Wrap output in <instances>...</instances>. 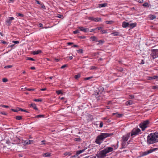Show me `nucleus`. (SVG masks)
<instances>
[{
	"label": "nucleus",
	"mask_w": 158,
	"mask_h": 158,
	"mask_svg": "<svg viewBox=\"0 0 158 158\" xmlns=\"http://www.w3.org/2000/svg\"><path fill=\"white\" fill-rule=\"evenodd\" d=\"M111 147H112L113 148H114V150H115V149H116L118 147V146H117V145H111Z\"/></svg>",
	"instance_id": "obj_34"
},
{
	"label": "nucleus",
	"mask_w": 158,
	"mask_h": 158,
	"mask_svg": "<svg viewBox=\"0 0 158 158\" xmlns=\"http://www.w3.org/2000/svg\"><path fill=\"white\" fill-rule=\"evenodd\" d=\"M12 65H9L5 66L4 67V68L5 69H9L11 68L12 67Z\"/></svg>",
	"instance_id": "obj_44"
},
{
	"label": "nucleus",
	"mask_w": 158,
	"mask_h": 158,
	"mask_svg": "<svg viewBox=\"0 0 158 158\" xmlns=\"http://www.w3.org/2000/svg\"><path fill=\"white\" fill-rule=\"evenodd\" d=\"M43 156L44 157H49L51 156V153L49 152H46L43 153Z\"/></svg>",
	"instance_id": "obj_17"
},
{
	"label": "nucleus",
	"mask_w": 158,
	"mask_h": 158,
	"mask_svg": "<svg viewBox=\"0 0 158 158\" xmlns=\"http://www.w3.org/2000/svg\"><path fill=\"white\" fill-rule=\"evenodd\" d=\"M140 131V130L138 128H135L133 129L131 132V136L138 135Z\"/></svg>",
	"instance_id": "obj_7"
},
{
	"label": "nucleus",
	"mask_w": 158,
	"mask_h": 158,
	"mask_svg": "<svg viewBox=\"0 0 158 158\" xmlns=\"http://www.w3.org/2000/svg\"><path fill=\"white\" fill-rule=\"evenodd\" d=\"M56 93L58 95L62 94V93L61 91L60 90H56Z\"/></svg>",
	"instance_id": "obj_31"
},
{
	"label": "nucleus",
	"mask_w": 158,
	"mask_h": 158,
	"mask_svg": "<svg viewBox=\"0 0 158 158\" xmlns=\"http://www.w3.org/2000/svg\"><path fill=\"white\" fill-rule=\"evenodd\" d=\"M14 19L13 17H9L6 19V23L8 24V25L10 26L12 22V21Z\"/></svg>",
	"instance_id": "obj_9"
},
{
	"label": "nucleus",
	"mask_w": 158,
	"mask_h": 158,
	"mask_svg": "<svg viewBox=\"0 0 158 158\" xmlns=\"http://www.w3.org/2000/svg\"><path fill=\"white\" fill-rule=\"evenodd\" d=\"M63 17V16L62 15H60V14H58V15H57V17H58V18H61L62 17Z\"/></svg>",
	"instance_id": "obj_57"
},
{
	"label": "nucleus",
	"mask_w": 158,
	"mask_h": 158,
	"mask_svg": "<svg viewBox=\"0 0 158 158\" xmlns=\"http://www.w3.org/2000/svg\"><path fill=\"white\" fill-rule=\"evenodd\" d=\"M151 51L152 53L150 55L153 59L158 57V49H152Z\"/></svg>",
	"instance_id": "obj_6"
},
{
	"label": "nucleus",
	"mask_w": 158,
	"mask_h": 158,
	"mask_svg": "<svg viewBox=\"0 0 158 158\" xmlns=\"http://www.w3.org/2000/svg\"><path fill=\"white\" fill-rule=\"evenodd\" d=\"M12 42L15 44H18L19 43V41H18L13 40L12 41Z\"/></svg>",
	"instance_id": "obj_48"
},
{
	"label": "nucleus",
	"mask_w": 158,
	"mask_h": 158,
	"mask_svg": "<svg viewBox=\"0 0 158 158\" xmlns=\"http://www.w3.org/2000/svg\"><path fill=\"white\" fill-rule=\"evenodd\" d=\"M131 135V133H128L127 134L123 136L122 138V148H124L126 147L128 143L127 141Z\"/></svg>",
	"instance_id": "obj_3"
},
{
	"label": "nucleus",
	"mask_w": 158,
	"mask_h": 158,
	"mask_svg": "<svg viewBox=\"0 0 158 158\" xmlns=\"http://www.w3.org/2000/svg\"><path fill=\"white\" fill-rule=\"evenodd\" d=\"M158 78V77L156 76H154L152 77L148 76L147 77V79L148 80H156Z\"/></svg>",
	"instance_id": "obj_11"
},
{
	"label": "nucleus",
	"mask_w": 158,
	"mask_h": 158,
	"mask_svg": "<svg viewBox=\"0 0 158 158\" xmlns=\"http://www.w3.org/2000/svg\"><path fill=\"white\" fill-rule=\"evenodd\" d=\"M122 26L123 27L126 28L129 26V23L124 21L122 23Z\"/></svg>",
	"instance_id": "obj_12"
},
{
	"label": "nucleus",
	"mask_w": 158,
	"mask_h": 158,
	"mask_svg": "<svg viewBox=\"0 0 158 158\" xmlns=\"http://www.w3.org/2000/svg\"><path fill=\"white\" fill-rule=\"evenodd\" d=\"M27 60H30L32 61H34L35 60L33 58L29 57H27Z\"/></svg>",
	"instance_id": "obj_45"
},
{
	"label": "nucleus",
	"mask_w": 158,
	"mask_h": 158,
	"mask_svg": "<svg viewBox=\"0 0 158 158\" xmlns=\"http://www.w3.org/2000/svg\"><path fill=\"white\" fill-rule=\"evenodd\" d=\"M12 110L14 112H17L18 111H19L18 110V108H17V109H16V110L14 109H12Z\"/></svg>",
	"instance_id": "obj_54"
},
{
	"label": "nucleus",
	"mask_w": 158,
	"mask_h": 158,
	"mask_svg": "<svg viewBox=\"0 0 158 158\" xmlns=\"http://www.w3.org/2000/svg\"><path fill=\"white\" fill-rule=\"evenodd\" d=\"M41 51L38 50L37 51H33L32 52V53L34 55L38 54L41 52Z\"/></svg>",
	"instance_id": "obj_15"
},
{
	"label": "nucleus",
	"mask_w": 158,
	"mask_h": 158,
	"mask_svg": "<svg viewBox=\"0 0 158 158\" xmlns=\"http://www.w3.org/2000/svg\"><path fill=\"white\" fill-rule=\"evenodd\" d=\"M45 116V115H44L40 114L38 115L35 116V117L37 118H44Z\"/></svg>",
	"instance_id": "obj_27"
},
{
	"label": "nucleus",
	"mask_w": 158,
	"mask_h": 158,
	"mask_svg": "<svg viewBox=\"0 0 158 158\" xmlns=\"http://www.w3.org/2000/svg\"><path fill=\"white\" fill-rule=\"evenodd\" d=\"M147 143L149 144L158 142V132L152 133L149 134L147 136Z\"/></svg>",
	"instance_id": "obj_1"
},
{
	"label": "nucleus",
	"mask_w": 158,
	"mask_h": 158,
	"mask_svg": "<svg viewBox=\"0 0 158 158\" xmlns=\"http://www.w3.org/2000/svg\"><path fill=\"white\" fill-rule=\"evenodd\" d=\"M90 68L91 69H96V67L95 66H92Z\"/></svg>",
	"instance_id": "obj_63"
},
{
	"label": "nucleus",
	"mask_w": 158,
	"mask_h": 158,
	"mask_svg": "<svg viewBox=\"0 0 158 158\" xmlns=\"http://www.w3.org/2000/svg\"><path fill=\"white\" fill-rule=\"evenodd\" d=\"M100 157L99 156L98 154V156H93L92 158H99Z\"/></svg>",
	"instance_id": "obj_62"
},
{
	"label": "nucleus",
	"mask_w": 158,
	"mask_h": 158,
	"mask_svg": "<svg viewBox=\"0 0 158 158\" xmlns=\"http://www.w3.org/2000/svg\"><path fill=\"white\" fill-rule=\"evenodd\" d=\"M71 154L72 153L70 152H66L64 153V155L65 156H67V155L69 156L71 155Z\"/></svg>",
	"instance_id": "obj_33"
},
{
	"label": "nucleus",
	"mask_w": 158,
	"mask_h": 158,
	"mask_svg": "<svg viewBox=\"0 0 158 158\" xmlns=\"http://www.w3.org/2000/svg\"><path fill=\"white\" fill-rule=\"evenodd\" d=\"M102 28V27H97V29H98V30H100L101 31Z\"/></svg>",
	"instance_id": "obj_61"
},
{
	"label": "nucleus",
	"mask_w": 158,
	"mask_h": 158,
	"mask_svg": "<svg viewBox=\"0 0 158 158\" xmlns=\"http://www.w3.org/2000/svg\"><path fill=\"white\" fill-rule=\"evenodd\" d=\"M148 5V3L147 2H145L143 4V6H147Z\"/></svg>",
	"instance_id": "obj_50"
},
{
	"label": "nucleus",
	"mask_w": 158,
	"mask_h": 158,
	"mask_svg": "<svg viewBox=\"0 0 158 158\" xmlns=\"http://www.w3.org/2000/svg\"><path fill=\"white\" fill-rule=\"evenodd\" d=\"M90 39L92 41H96V42L98 41L97 40V38L95 36H92L91 37Z\"/></svg>",
	"instance_id": "obj_19"
},
{
	"label": "nucleus",
	"mask_w": 158,
	"mask_h": 158,
	"mask_svg": "<svg viewBox=\"0 0 158 158\" xmlns=\"http://www.w3.org/2000/svg\"><path fill=\"white\" fill-rule=\"evenodd\" d=\"M18 110H19V111H24V112H27V113L28 112V111H27L26 110H24L22 108H18Z\"/></svg>",
	"instance_id": "obj_32"
},
{
	"label": "nucleus",
	"mask_w": 158,
	"mask_h": 158,
	"mask_svg": "<svg viewBox=\"0 0 158 158\" xmlns=\"http://www.w3.org/2000/svg\"><path fill=\"white\" fill-rule=\"evenodd\" d=\"M79 29L81 31H83L84 32H86L89 30L88 28H85L82 27H79Z\"/></svg>",
	"instance_id": "obj_14"
},
{
	"label": "nucleus",
	"mask_w": 158,
	"mask_h": 158,
	"mask_svg": "<svg viewBox=\"0 0 158 158\" xmlns=\"http://www.w3.org/2000/svg\"><path fill=\"white\" fill-rule=\"evenodd\" d=\"M33 108L35 110H37V108L35 104L34 103H32L31 104L30 106Z\"/></svg>",
	"instance_id": "obj_21"
},
{
	"label": "nucleus",
	"mask_w": 158,
	"mask_h": 158,
	"mask_svg": "<svg viewBox=\"0 0 158 158\" xmlns=\"http://www.w3.org/2000/svg\"><path fill=\"white\" fill-rule=\"evenodd\" d=\"M45 140H42L41 142V143L40 144L41 145L42 144H45Z\"/></svg>",
	"instance_id": "obj_55"
},
{
	"label": "nucleus",
	"mask_w": 158,
	"mask_h": 158,
	"mask_svg": "<svg viewBox=\"0 0 158 158\" xmlns=\"http://www.w3.org/2000/svg\"><path fill=\"white\" fill-rule=\"evenodd\" d=\"M16 15L18 17H23V14L19 13H16Z\"/></svg>",
	"instance_id": "obj_29"
},
{
	"label": "nucleus",
	"mask_w": 158,
	"mask_h": 158,
	"mask_svg": "<svg viewBox=\"0 0 158 158\" xmlns=\"http://www.w3.org/2000/svg\"><path fill=\"white\" fill-rule=\"evenodd\" d=\"M94 18L93 17H89V19L90 20L94 21Z\"/></svg>",
	"instance_id": "obj_52"
},
{
	"label": "nucleus",
	"mask_w": 158,
	"mask_h": 158,
	"mask_svg": "<svg viewBox=\"0 0 158 158\" xmlns=\"http://www.w3.org/2000/svg\"><path fill=\"white\" fill-rule=\"evenodd\" d=\"M132 102L131 100H129L128 101H127L126 102V104L127 105H130L132 104Z\"/></svg>",
	"instance_id": "obj_25"
},
{
	"label": "nucleus",
	"mask_w": 158,
	"mask_h": 158,
	"mask_svg": "<svg viewBox=\"0 0 158 158\" xmlns=\"http://www.w3.org/2000/svg\"><path fill=\"white\" fill-rule=\"evenodd\" d=\"M138 2L140 3H142L143 2V0H139Z\"/></svg>",
	"instance_id": "obj_64"
},
{
	"label": "nucleus",
	"mask_w": 158,
	"mask_h": 158,
	"mask_svg": "<svg viewBox=\"0 0 158 158\" xmlns=\"http://www.w3.org/2000/svg\"><path fill=\"white\" fill-rule=\"evenodd\" d=\"M74 140L75 141L79 142L81 140V139L79 138H75L74 139Z\"/></svg>",
	"instance_id": "obj_40"
},
{
	"label": "nucleus",
	"mask_w": 158,
	"mask_h": 158,
	"mask_svg": "<svg viewBox=\"0 0 158 158\" xmlns=\"http://www.w3.org/2000/svg\"><path fill=\"white\" fill-rule=\"evenodd\" d=\"M78 156L77 155V154L76 153L75 155L72 156L71 158H78Z\"/></svg>",
	"instance_id": "obj_37"
},
{
	"label": "nucleus",
	"mask_w": 158,
	"mask_h": 158,
	"mask_svg": "<svg viewBox=\"0 0 158 158\" xmlns=\"http://www.w3.org/2000/svg\"><path fill=\"white\" fill-rule=\"evenodd\" d=\"M149 18L151 19H154L156 18V16L154 15H150L149 16Z\"/></svg>",
	"instance_id": "obj_24"
},
{
	"label": "nucleus",
	"mask_w": 158,
	"mask_h": 158,
	"mask_svg": "<svg viewBox=\"0 0 158 158\" xmlns=\"http://www.w3.org/2000/svg\"><path fill=\"white\" fill-rule=\"evenodd\" d=\"M100 31L102 34H104V33H107V31L103 29V27H102V30H101Z\"/></svg>",
	"instance_id": "obj_28"
},
{
	"label": "nucleus",
	"mask_w": 158,
	"mask_h": 158,
	"mask_svg": "<svg viewBox=\"0 0 158 158\" xmlns=\"http://www.w3.org/2000/svg\"><path fill=\"white\" fill-rule=\"evenodd\" d=\"M115 114H116V117H118V118L121 117L123 115L122 114H116V113H113V114L114 115Z\"/></svg>",
	"instance_id": "obj_30"
},
{
	"label": "nucleus",
	"mask_w": 158,
	"mask_h": 158,
	"mask_svg": "<svg viewBox=\"0 0 158 158\" xmlns=\"http://www.w3.org/2000/svg\"><path fill=\"white\" fill-rule=\"evenodd\" d=\"M2 81L3 82H6L8 81V79L6 78H3L2 79Z\"/></svg>",
	"instance_id": "obj_46"
},
{
	"label": "nucleus",
	"mask_w": 158,
	"mask_h": 158,
	"mask_svg": "<svg viewBox=\"0 0 158 158\" xmlns=\"http://www.w3.org/2000/svg\"><path fill=\"white\" fill-rule=\"evenodd\" d=\"M67 66V65H66V64L64 65L61 67V69H64V68H65V67H66Z\"/></svg>",
	"instance_id": "obj_59"
},
{
	"label": "nucleus",
	"mask_w": 158,
	"mask_h": 158,
	"mask_svg": "<svg viewBox=\"0 0 158 158\" xmlns=\"http://www.w3.org/2000/svg\"><path fill=\"white\" fill-rule=\"evenodd\" d=\"M150 122L148 120H146L140 123L139 125V127L141 128L142 131H144L146 128L149 126Z\"/></svg>",
	"instance_id": "obj_4"
},
{
	"label": "nucleus",
	"mask_w": 158,
	"mask_h": 158,
	"mask_svg": "<svg viewBox=\"0 0 158 158\" xmlns=\"http://www.w3.org/2000/svg\"><path fill=\"white\" fill-rule=\"evenodd\" d=\"M137 24L136 23H133L129 24V26L131 27V28H133L136 26Z\"/></svg>",
	"instance_id": "obj_16"
},
{
	"label": "nucleus",
	"mask_w": 158,
	"mask_h": 158,
	"mask_svg": "<svg viewBox=\"0 0 158 158\" xmlns=\"http://www.w3.org/2000/svg\"><path fill=\"white\" fill-rule=\"evenodd\" d=\"M33 142V140H30L29 139H27L25 141L24 143L26 144H29L31 143V142Z\"/></svg>",
	"instance_id": "obj_18"
},
{
	"label": "nucleus",
	"mask_w": 158,
	"mask_h": 158,
	"mask_svg": "<svg viewBox=\"0 0 158 158\" xmlns=\"http://www.w3.org/2000/svg\"><path fill=\"white\" fill-rule=\"evenodd\" d=\"M34 101H35L36 102H40L42 101V99H35L34 100Z\"/></svg>",
	"instance_id": "obj_39"
},
{
	"label": "nucleus",
	"mask_w": 158,
	"mask_h": 158,
	"mask_svg": "<svg viewBox=\"0 0 158 158\" xmlns=\"http://www.w3.org/2000/svg\"><path fill=\"white\" fill-rule=\"evenodd\" d=\"M1 42L3 44H7L6 42L3 40H1Z\"/></svg>",
	"instance_id": "obj_60"
},
{
	"label": "nucleus",
	"mask_w": 158,
	"mask_h": 158,
	"mask_svg": "<svg viewBox=\"0 0 158 158\" xmlns=\"http://www.w3.org/2000/svg\"><path fill=\"white\" fill-rule=\"evenodd\" d=\"M129 97L131 98H134V96L133 95H129Z\"/></svg>",
	"instance_id": "obj_58"
},
{
	"label": "nucleus",
	"mask_w": 158,
	"mask_h": 158,
	"mask_svg": "<svg viewBox=\"0 0 158 158\" xmlns=\"http://www.w3.org/2000/svg\"><path fill=\"white\" fill-rule=\"evenodd\" d=\"M109 136V134L106 133H101L99 135H98L95 140V142L97 144H100L102 142L103 140Z\"/></svg>",
	"instance_id": "obj_2"
},
{
	"label": "nucleus",
	"mask_w": 158,
	"mask_h": 158,
	"mask_svg": "<svg viewBox=\"0 0 158 158\" xmlns=\"http://www.w3.org/2000/svg\"><path fill=\"white\" fill-rule=\"evenodd\" d=\"M114 149L111 147H109V152H112Z\"/></svg>",
	"instance_id": "obj_53"
},
{
	"label": "nucleus",
	"mask_w": 158,
	"mask_h": 158,
	"mask_svg": "<svg viewBox=\"0 0 158 158\" xmlns=\"http://www.w3.org/2000/svg\"><path fill=\"white\" fill-rule=\"evenodd\" d=\"M79 30H76L74 31H73V33L74 34H77L78 33H79Z\"/></svg>",
	"instance_id": "obj_49"
},
{
	"label": "nucleus",
	"mask_w": 158,
	"mask_h": 158,
	"mask_svg": "<svg viewBox=\"0 0 158 158\" xmlns=\"http://www.w3.org/2000/svg\"><path fill=\"white\" fill-rule=\"evenodd\" d=\"M103 126V123L102 122H100V125H99V127L101 128Z\"/></svg>",
	"instance_id": "obj_51"
},
{
	"label": "nucleus",
	"mask_w": 158,
	"mask_h": 158,
	"mask_svg": "<svg viewBox=\"0 0 158 158\" xmlns=\"http://www.w3.org/2000/svg\"><path fill=\"white\" fill-rule=\"evenodd\" d=\"M101 19L99 18H94V22H99L101 21Z\"/></svg>",
	"instance_id": "obj_23"
},
{
	"label": "nucleus",
	"mask_w": 158,
	"mask_h": 158,
	"mask_svg": "<svg viewBox=\"0 0 158 158\" xmlns=\"http://www.w3.org/2000/svg\"><path fill=\"white\" fill-rule=\"evenodd\" d=\"M87 149V148H85L84 149L82 150H80L79 151H77L76 153L78 156L80 154L83 152H85V150Z\"/></svg>",
	"instance_id": "obj_13"
},
{
	"label": "nucleus",
	"mask_w": 158,
	"mask_h": 158,
	"mask_svg": "<svg viewBox=\"0 0 158 158\" xmlns=\"http://www.w3.org/2000/svg\"><path fill=\"white\" fill-rule=\"evenodd\" d=\"M1 106L2 107H4L6 108H7L9 107V106H8L5 105H1Z\"/></svg>",
	"instance_id": "obj_47"
},
{
	"label": "nucleus",
	"mask_w": 158,
	"mask_h": 158,
	"mask_svg": "<svg viewBox=\"0 0 158 158\" xmlns=\"http://www.w3.org/2000/svg\"><path fill=\"white\" fill-rule=\"evenodd\" d=\"M26 90L27 91H33L35 90L34 89H30V88H25Z\"/></svg>",
	"instance_id": "obj_38"
},
{
	"label": "nucleus",
	"mask_w": 158,
	"mask_h": 158,
	"mask_svg": "<svg viewBox=\"0 0 158 158\" xmlns=\"http://www.w3.org/2000/svg\"><path fill=\"white\" fill-rule=\"evenodd\" d=\"M40 5H41L42 8L44 9H46L45 7V6L44 5L43 3H41V4Z\"/></svg>",
	"instance_id": "obj_43"
},
{
	"label": "nucleus",
	"mask_w": 158,
	"mask_h": 158,
	"mask_svg": "<svg viewBox=\"0 0 158 158\" xmlns=\"http://www.w3.org/2000/svg\"><path fill=\"white\" fill-rule=\"evenodd\" d=\"M93 78V77H92V76L85 77V78H84V80L85 81H86V80H89L90 79H91Z\"/></svg>",
	"instance_id": "obj_26"
},
{
	"label": "nucleus",
	"mask_w": 158,
	"mask_h": 158,
	"mask_svg": "<svg viewBox=\"0 0 158 158\" xmlns=\"http://www.w3.org/2000/svg\"><path fill=\"white\" fill-rule=\"evenodd\" d=\"M117 69L118 71L120 72H122L123 70V69L121 67L118 68Z\"/></svg>",
	"instance_id": "obj_36"
},
{
	"label": "nucleus",
	"mask_w": 158,
	"mask_h": 158,
	"mask_svg": "<svg viewBox=\"0 0 158 158\" xmlns=\"http://www.w3.org/2000/svg\"><path fill=\"white\" fill-rule=\"evenodd\" d=\"M111 35L114 36H118L119 35V33L118 32H113Z\"/></svg>",
	"instance_id": "obj_20"
},
{
	"label": "nucleus",
	"mask_w": 158,
	"mask_h": 158,
	"mask_svg": "<svg viewBox=\"0 0 158 158\" xmlns=\"http://www.w3.org/2000/svg\"><path fill=\"white\" fill-rule=\"evenodd\" d=\"M158 149V148H154L152 149H150L147 151L143 152L141 156H146L149 154L152 153V152L155 151Z\"/></svg>",
	"instance_id": "obj_8"
},
{
	"label": "nucleus",
	"mask_w": 158,
	"mask_h": 158,
	"mask_svg": "<svg viewBox=\"0 0 158 158\" xmlns=\"http://www.w3.org/2000/svg\"><path fill=\"white\" fill-rule=\"evenodd\" d=\"M81 76L80 74H78L77 75H76L75 77V78L76 79H77L79 78Z\"/></svg>",
	"instance_id": "obj_42"
},
{
	"label": "nucleus",
	"mask_w": 158,
	"mask_h": 158,
	"mask_svg": "<svg viewBox=\"0 0 158 158\" xmlns=\"http://www.w3.org/2000/svg\"><path fill=\"white\" fill-rule=\"evenodd\" d=\"M100 89L102 91H103L104 90L103 89V88H102V87H99V88H98V92H97V94H96V95L95 96V97L96 98H97V100L99 99V97H100V94H101L102 93L101 91H98Z\"/></svg>",
	"instance_id": "obj_10"
},
{
	"label": "nucleus",
	"mask_w": 158,
	"mask_h": 158,
	"mask_svg": "<svg viewBox=\"0 0 158 158\" xmlns=\"http://www.w3.org/2000/svg\"><path fill=\"white\" fill-rule=\"evenodd\" d=\"M77 52L78 53H83V50L82 49H80L77 50Z\"/></svg>",
	"instance_id": "obj_41"
},
{
	"label": "nucleus",
	"mask_w": 158,
	"mask_h": 158,
	"mask_svg": "<svg viewBox=\"0 0 158 158\" xmlns=\"http://www.w3.org/2000/svg\"><path fill=\"white\" fill-rule=\"evenodd\" d=\"M16 119L18 120H20L22 119V117L20 116H16Z\"/></svg>",
	"instance_id": "obj_35"
},
{
	"label": "nucleus",
	"mask_w": 158,
	"mask_h": 158,
	"mask_svg": "<svg viewBox=\"0 0 158 158\" xmlns=\"http://www.w3.org/2000/svg\"><path fill=\"white\" fill-rule=\"evenodd\" d=\"M109 152V147L101 151L98 154L100 157H103L106 156V154Z\"/></svg>",
	"instance_id": "obj_5"
},
{
	"label": "nucleus",
	"mask_w": 158,
	"mask_h": 158,
	"mask_svg": "<svg viewBox=\"0 0 158 158\" xmlns=\"http://www.w3.org/2000/svg\"><path fill=\"white\" fill-rule=\"evenodd\" d=\"M35 2L38 4L39 5H40L42 2H40L38 0H35Z\"/></svg>",
	"instance_id": "obj_56"
},
{
	"label": "nucleus",
	"mask_w": 158,
	"mask_h": 158,
	"mask_svg": "<svg viewBox=\"0 0 158 158\" xmlns=\"http://www.w3.org/2000/svg\"><path fill=\"white\" fill-rule=\"evenodd\" d=\"M99 7L101 8L103 7H105L107 5V4L106 3H103L102 4H100L99 5Z\"/></svg>",
	"instance_id": "obj_22"
}]
</instances>
